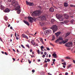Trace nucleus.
Segmentation results:
<instances>
[{
	"instance_id": "obj_39",
	"label": "nucleus",
	"mask_w": 75,
	"mask_h": 75,
	"mask_svg": "<svg viewBox=\"0 0 75 75\" xmlns=\"http://www.w3.org/2000/svg\"><path fill=\"white\" fill-rule=\"evenodd\" d=\"M28 62L29 64H31V61L30 60H28Z\"/></svg>"
},
{
	"instance_id": "obj_37",
	"label": "nucleus",
	"mask_w": 75,
	"mask_h": 75,
	"mask_svg": "<svg viewBox=\"0 0 75 75\" xmlns=\"http://www.w3.org/2000/svg\"><path fill=\"white\" fill-rule=\"evenodd\" d=\"M50 45H51L53 46V47H54V45L53 44H52V43H50Z\"/></svg>"
},
{
	"instance_id": "obj_19",
	"label": "nucleus",
	"mask_w": 75,
	"mask_h": 75,
	"mask_svg": "<svg viewBox=\"0 0 75 75\" xmlns=\"http://www.w3.org/2000/svg\"><path fill=\"white\" fill-rule=\"evenodd\" d=\"M65 18H63V17H62V16L59 19V21H63V20H64Z\"/></svg>"
},
{
	"instance_id": "obj_24",
	"label": "nucleus",
	"mask_w": 75,
	"mask_h": 75,
	"mask_svg": "<svg viewBox=\"0 0 75 75\" xmlns=\"http://www.w3.org/2000/svg\"><path fill=\"white\" fill-rule=\"evenodd\" d=\"M68 3H65L64 4V7H68Z\"/></svg>"
},
{
	"instance_id": "obj_52",
	"label": "nucleus",
	"mask_w": 75,
	"mask_h": 75,
	"mask_svg": "<svg viewBox=\"0 0 75 75\" xmlns=\"http://www.w3.org/2000/svg\"><path fill=\"white\" fill-rule=\"evenodd\" d=\"M44 54H45V55H47V52H44Z\"/></svg>"
},
{
	"instance_id": "obj_28",
	"label": "nucleus",
	"mask_w": 75,
	"mask_h": 75,
	"mask_svg": "<svg viewBox=\"0 0 75 75\" xmlns=\"http://www.w3.org/2000/svg\"><path fill=\"white\" fill-rule=\"evenodd\" d=\"M71 34V33L69 32H67V33L66 34V36L67 37V36H68L70 34Z\"/></svg>"
},
{
	"instance_id": "obj_48",
	"label": "nucleus",
	"mask_w": 75,
	"mask_h": 75,
	"mask_svg": "<svg viewBox=\"0 0 75 75\" xmlns=\"http://www.w3.org/2000/svg\"><path fill=\"white\" fill-rule=\"evenodd\" d=\"M32 71V72H33V73H34V72H35V70H33Z\"/></svg>"
},
{
	"instance_id": "obj_16",
	"label": "nucleus",
	"mask_w": 75,
	"mask_h": 75,
	"mask_svg": "<svg viewBox=\"0 0 75 75\" xmlns=\"http://www.w3.org/2000/svg\"><path fill=\"white\" fill-rule=\"evenodd\" d=\"M53 57V58H57V54L55 53H54L52 54Z\"/></svg>"
},
{
	"instance_id": "obj_57",
	"label": "nucleus",
	"mask_w": 75,
	"mask_h": 75,
	"mask_svg": "<svg viewBox=\"0 0 75 75\" xmlns=\"http://www.w3.org/2000/svg\"><path fill=\"white\" fill-rule=\"evenodd\" d=\"M68 73L67 72H66L65 74V75H68Z\"/></svg>"
},
{
	"instance_id": "obj_32",
	"label": "nucleus",
	"mask_w": 75,
	"mask_h": 75,
	"mask_svg": "<svg viewBox=\"0 0 75 75\" xmlns=\"http://www.w3.org/2000/svg\"><path fill=\"white\" fill-rule=\"evenodd\" d=\"M26 34H28V33H29V32H28V31L27 30L25 33Z\"/></svg>"
},
{
	"instance_id": "obj_9",
	"label": "nucleus",
	"mask_w": 75,
	"mask_h": 75,
	"mask_svg": "<svg viewBox=\"0 0 75 75\" xmlns=\"http://www.w3.org/2000/svg\"><path fill=\"white\" fill-rule=\"evenodd\" d=\"M28 21H29V22H30V23H33V21L34 20L33 18L31 17H28Z\"/></svg>"
},
{
	"instance_id": "obj_5",
	"label": "nucleus",
	"mask_w": 75,
	"mask_h": 75,
	"mask_svg": "<svg viewBox=\"0 0 75 75\" xmlns=\"http://www.w3.org/2000/svg\"><path fill=\"white\" fill-rule=\"evenodd\" d=\"M9 1L11 2L12 4L13 5H16L17 4V2L15 0H8Z\"/></svg>"
},
{
	"instance_id": "obj_26",
	"label": "nucleus",
	"mask_w": 75,
	"mask_h": 75,
	"mask_svg": "<svg viewBox=\"0 0 75 75\" xmlns=\"http://www.w3.org/2000/svg\"><path fill=\"white\" fill-rule=\"evenodd\" d=\"M55 20L54 19H52L51 20V22H52V24H54V23H53V22H54L55 21Z\"/></svg>"
},
{
	"instance_id": "obj_55",
	"label": "nucleus",
	"mask_w": 75,
	"mask_h": 75,
	"mask_svg": "<svg viewBox=\"0 0 75 75\" xmlns=\"http://www.w3.org/2000/svg\"><path fill=\"white\" fill-rule=\"evenodd\" d=\"M30 52H32V51H33V50L32 49H30Z\"/></svg>"
},
{
	"instance_id": "obj_1",
	"label": "nucleus",
	"mask_w": 75,
	"mask_h": 75,
	"mask_svg": "<svg viewBox=\"0 0 75 75\" xmlns=\"http://www.w3.org/2000/svg\"><path fill=\"white\" fill-rule=\"evenodd\" d=\"M30 14L33 17H36L37 16H39L41 14V10H38L34 11L33 13L31 12Z\"/></svg>"
},
{
	"instance_id": "obj_21",
	"label": "nucleus",
	"mask_w": 75,
	"mask_h": 75,
	"mask_svg": "<svg viewBox=\"0 0 75 75\" xmlns=\"http://www.w3.org/2000/svg\"><path fill=\"white\" fill-rule=\"evenodd\" d=\"M0 8L1 10H3L4 8V7L3 5H1Z\"/></svg>"
},
{
	"instance_id": "obj_62",
	"label": "nucleus",
	"mask_w": 75,
	"mask_h": 75,
	"mask_svg": "<svg viewBox=\"0 0 75 75\" xmlns=\"http://www.w3.org/2000/svg\"><path fill=\"white\" fill-rule=\"evenodd\" d=\"M73 63H74V64H75V60H73Z\"/></svg>"
},
{
	"instance_id": "obj_44",
	"label": "nucleus",
	"mask_w": 75,
	"mask_h": 75,
	"mask_svg": "<svg viewBox=\"0 0 75 75\" xmlns=\"http://www.w3.org/2000/svg\"><path fill=\"white\" fill-rule=\"evenodd\" d=\"M42 57L43 58H44L45 57V55L43 54V56H42Z\"/></svg>"
},
{
	"instance_id": "obj_30",
	"label": "nucleus",
	"mask_w": 75,
	"mask_h": 75,
	"mask_svg": "<svg viewBox=\"0 0 75 75\" xmlns=\"http://www.w3.org/2000/svg\"><path fill=\"white\" fill-rule=\"evenodd\" d=\"M55 36H52V41H54V40H55Z\"/></svg>"
},
{
	"instance_id": "obj_29",
	"label": "nucleus",
	"mask_w": 75,
	"mask_h": 75,
	"mask_svg": "<svg viewBox=\"0 0 75 75\" xmlns=\"http://www.w3.org/2000/svg\"><path fill=\"white\" fill-rule=\"evenodd\" d=\"M70 6L71 7H75V6L74 5H72V4L70 5Z\"/></svg>"
},
{
	"instance_id": "obj_45",
	"label": "nucleus",
	"mask_w": 75,
	"mask_h": 75,
	"mask_svg": "<svg viewBox=\"0 0 75 75\" xmlns=\"http://www.w3.org/2000/svg\"><path fill=\"white\" fill-rule=\"evenodd\" d=\"M41 74L42 75H44V73L43 72H41Z\"/></svg>"
},
{
	"instance_id": "obj_8",
	"label": "nucleus",
	"mask_w": 75,
	"mask_h": 75,
	"mask_svg": "<svg viewBox=\"0 0 75 75\" xmlns=\"http://www.w3.org/2000/svg\"><path fill=\"white\" fill-rule=\"evenodd\" d=\"M63 40V38H62L61 36H60L55 41V42L57 43V42H59V41H62Z\"/></svg>"
},
{
	"instance_id": "obj_53",
	"label": "nucleus",
	"mask_w": 75,
	"mask_h": 75,
	"mask_svg": "<svg viewBox=\"0 0 75 75\" xmlns=\"http://www.w3.org/2000/svg\"><path fill=\"white\" fill-rule=\"evenodd\" d=\"M10 28L11 30H13V27L11 26L10 27Z\"/></svg>"
},
{
	"instance_id": "obj_11",
	"label": "nucleus",
	"mask_w": 75,
	"mask_h": 75,
	"mask_svg": "<svg viewBox=\"0 0 75 75\" xmlns=\"http://www.w3.org/2000/svg\"><path fill=\"white\" fill-rule=\"evenodd\" d=\"M22 38H25L27 39V40H28V36H27V35H25V34H23L22 35Z\"/></svg>"
},
{
	"instance_id": "obj_12",
	"label": "nucleus",
	"mask_w": 75,
	"mask_h": 75,
	"mask_svg": "<svg viewBox=\"0 0 75 75\" xmlns=\"http://www.w3.org/2000/svg\"><path fill=\"white\" fill-rule=\"evenodd\" d=\"M56 16L57 18L59 19L60 17H62V15H59V14H56Z\"/></svg>"
},
{
	"instance_id": "obj_38",
	"label": "nucleus",
	"mask_w": 75,
	"mask_h": 75,
	"mask_svg": "<svg viewBox=\"0 0 75 75\" xmlns=\"http://www.w3.org/2000/svg\"><path fill=\"white\" fill-rule=\"evenodd\" d=\"M38 8L40 9H41V8H42V7H41V6H38Z\"/></svg>"
},
{
	"instance_id": "obj_27",
	"label": "nucleus",
	"mask_w": 75,
	"mask_h": 75,
	"mask_svg": "<svg viewBox=\"0 0 75 75\" xmlns=\"http://www.w3.org/2000/svg\"><path fill=\"white\" fill-rule=\"evenodd\" d=\"M4 19L6 20V21H7V20H8V18H7V17L6 16H5L4 18Z\"/></svg>"
},
{
	"instance_id": "obj_41",
	"label": "nucleus",
	"mask_w": 75,
	"mask_h": 75,
	"mask_svg": "<svg viewBox=\"0 0 75 75\" xmlns=\"http://www.w3.org/2000/svg\"><path fill=\"white\" fill-rule=\"evenodd\" d=\"M21 46L22 47V48H25V47H24V46L22 45H21Z\"/></svg>"
},
{
	"instance_id": "obj_35",
	"label": "nucleus",
	"mask_w": 75,
	"mask_h": 75,
	"mask_svg": "<svg viewBox=\"0 0 75 75\" xmlns=\"http://www.w3.org/2000/svg\"><path fill=\"white\" fill-rule=\"evenodd\" d=\"M64 62V63H62V64H63V65H66V63L65 62Z\"/></svg>"
},
{
	"instance_id": "obj_63",
	"label": "nucleus",
	"mask_w": 75,
	"mask_h": 75,
	"mask_svg": "<svg viewBox=\"0 0 75 75\" xmlns=\"http://www.w3.org/2000/svg\"><path fill=\"white\" fill-rule=\"evenodd\" d=\"M10 27V24H9L8 25V27Z\"/></svg>"
},
{
	"instance_id": "obj_23",
	"label": "nucleus",
	"mask_w": 75,
	"mask_h": 75,
	"mask_svg": "<svg viewBox=\"0 0 75 75\" xmlns=\"http://www.w3.org/2000/svg\"><path fill=\"white\" fill-rule=\"evenodd\" d=\"M40 40L41 42L44 44V42H43V40H42V38H40Z\"/></svg>"
},
{
	"instance_id": "obj_33",
	"label": "nucleus",
	"mask_w": 75,
	"mask_h": 75,
	"mask_svg": "<svg viewBox=\"0 0 75 75\" xmlns=\"http://www.w3.org/2000/svg\"><path fill=\"white\" fill-rule=\"evenodd\" d=\"M71 64L69 65V66H68L67 67V69H69V68L71 67Z\"/></svg>"
},
{
	"instance_id": "obj_50",
	"label": "nucleus",
	"mask_w": 75,
	"mask_h": 75,
	"mask_svg": "<svg viewBox=\"0 0 75 75\" xmlns=\"http://www.w3.org/2000/svg\"><path fill=\"white\" fill-rule=\"evenodd\" d=\"M48 74L49 75H52V74H51L50 73H48Z\"/></svg>"
},
{
	"instance_id": "obj_14",
	"label": "nucleus",
	"mask_w": 75,
	"mask_h": 75,
	"mask_svg": "<svg viewBox=\"0 0 75 75\" xmlns=\"http://www.w3.org/2000/svg\"><path fill=\"white\" fill-rule=\"evenodd\" d=\"M64 18L66 19H68L69 18V16H68V14H64L63 15Z\"/></svg>"
},
{
	"instance_id": "obj_56",
	"label": "nucleus",
	"mask_w": 75,
	"mask_h": 75,
	"mask_svg": "<svg viewBox=\"0 0 75 75\" xmlns=\"http://www.w3.org/2000/svg\"><path fill=\"white\" fill-rule=\"evenodd\" d=\"M37 41L39 43H40V41L38 40V39H37Z\"/></svg>"
},
{
	"instance_id": "obj_64",
	"label": "nucleus",
	"mask_w": 75,
	"mask_h": 75,
	"mask_svg": "<svg viewBox=\"0 0 75 75\" xmlns=\"http://www.w3.org/2000/svg\"><path fill=\"white\" fill-rule=\"evenodd\" d=\"M17 52H20L19 51H18V49H17Z\"/></svg>"
},
{
	"instance_id": "obj_2",
	"label": "nucleus",
	"mask_w": 75,
	"mask_h": 75,
	"mask_svg": "<svg viewBox=\"0 0 75 75\" xmlns=\"http://www.w3.org/2000/svg\"><path fill=\"white\" fill-rule=\"evenodd\" d=\"M50 28L53 30V33H55L57 31V30H58V27L56 25H54L52 26Z\"/></svg>"
},
{
	"instance_id": "obj_13",
	"label": "nucleus",
	"mask_w": 75,
	"mask_h": 75,
	"mask_svg": "<svg viewBox=\"0 0 75 75\" xmlns=\"http://www.w3.org/2000/svg\"><path fill=\"white\" fill-rule=\"evenodd\" d=\"M46 33V34H48L49 33H50L51 32V30H47L44 31V33Z\"/></svg>"
},
{
	"instance_id": "obj_60",
	"label": "nucleus",
	"mask_w": 75,
	"mask_h": 75,
	"mask_svg": "<svg viewBox=\"0 0 75 75\" xmlns=\"http://www.w3.org/2000/svg\"><path fill=\"white\" fill-rule=\"evenodd\" d=\"M12 59H13V60L14 61H16V59H15L14 58H13Z\"/></svg>"
},
{
	"instance_id": "obj_36",
	"label": "nucleus",
	"mask_w": 75,
	"mask_h": 75,
	"mask_svg": "<svg viewBox=\"0 0 75 75\" xmlns=\"http://www.w3.org/2000/svg\"><path fill=\"white\" fill-rule=\"evenodd\" d=\"M37 52L38 54H40V50H37Z\"/></svg>"
},
{
	"instance_id": "obj_34",
	"label": "nucleus",
	"mask_w": 75,
	"mask_h": 75,
	"mask_svg": "<svg viewBox=\"0 0 75 75\" xmlns=\"http://www.w3.org/2000/svg\"><path fill=\"white\" fill-rule=\"evenodd\" d=\"M65 58H66V59H71V58H70V57H66Z\"/></svg>"
},
{
	"instance_id": "obj_22",
	"label": "nucleus",
	"mask_w": 75,
	"mask_h": 75,
	"mask_svg": "<svg viewBox=\"0 0 75 75\" xmlns=\"http://www.w3.org/2000/svg\"><path fill=\"white\" fill-rule=\"evenodd\" d=\"M68 22V21H65L61 22H60V23H62V24H65V23H67Z\"/></svg>"
},
{
	"instance_id": "obj_6",
	"label": "nucleus",
	"mask_w": 75,
	"mask_h": 75,
	"mask_svg": "<svg viewBox=\"0 0 75 75\" xmlns=\"http://www.w3.org/2000/svg\"><path fill=\"white\" fill-rule=\"evenodd\" d=\"M39 18L41 20L43 21V20H46V18L45 16H42L39 17Z\"/></svg>"
},
{
	"instance_id": "obj_59",
	"label": "nucleus",
	"mask_w": 75,
	"mask_h": 75,
	"mask_svg": "<svg viewBox=\"0 0 75 75\" xmlns=\"http://www.w3.org/2000/svg\"><path fill=\"white\" fill-rule=\"evenodd\" d=\"M64 59H62L61 60V62H64Z\"/></svg>"
},
{
	"instance_id": "obj_7",
	"label": "nucleus",
	"mask_w": 75,
	"mask_h": 75,
	"mask_svg": "<svg viewBox=\"0 0 75 75\" xmlns=\"http://www.w3.org/2000/svg\"><path fill=\"white\" fill-rule=\"evenodd\" d=\"M68 41V39H66L64 41L63 40L61 42H59V44H65V43L67 42Z\"/></svg>"
},
{
	"instance_id": "obj_20",
	"label": "nucleus",
	"mask_w": 75,
	"mask_h": 75,
	"mask_svg": "<svg viewBox=\"0 0 75 75\" xmlns=\"http://www.w3.org/2000/svg\"><path fill=\"white\" fill-rule=\"evenodd\" d=\"M49 11L51 12H53V11H54V9L52 7L49 9Z\"/></svg>"
},
{
	"instance_id": "obj_51",
	"label": "nucleus",
	"mask_w": 75,
	"mask_h": 75,
	"mask_svg": "<svg viewBox=\"0 0 75 75\" xmlns=\"http://www.w3.org/2000/svg\"><path fill=\"white\" fill-rule=\"evenodd\" d=\"M53 62H55V59H54L52 60Z\"/></svg>"
},
{
	"instance_id": "obj_54",
	"label": "nucleus",
	"mask_w": 75,
	"mask_h": 75,
	"mask_svg": "<svg viewBox=\"0 0 75 75\" xmlns=\"http://www.w3.org/2000/svg\"><path fill=\"white\" fill-rule=\"evenodd\" d=\"M37 61L38 62H40V61H41V60H40V59H38Z\"/></svg>"
},
{
	"instance_id": "obj_43",
	"label": "nucleus",
	"mask_w": 75,
	"mask_h": 75,
	"mask_svg": "<svg viewBox=\"0 0 75 75\" xmlns=\"http://www.w3.org/2000/svg\"><path fill=\"white\" fill-rule=\"evenodd\" d=\"M46 48L48 51H50V48L49 47H47Z\"/></svg>"
},
{
	"instance_id": "obj_10",
	"label": "nucleus",
	"mask_w": 75,
	"mask_h": 75,
	"mask_svg": "<svg viewBox=\"0 0 75 75\" xmlns=\"http://www.w3.org/2000/svg\"><path fill=\"white\" fill-rule=\"evenodd\" d=\"M26 3L27 5H29L30 6H32L34 5V4L33 3L31 2H28L27 1H26Z\"/></svg>"
},
{
	"instance_id": "obj_42",
	"label": "nucleus",
	"mask_w": 75,
	"mask_h": 75,
	"mask_svg": "<svg viewBox=\"0 0 75 75\" xmlns=\"http://www.w3.org/2000/svg\"><path fill=\"white\" fill-rule=\"evenodd\" d=\"M47 62H50V59H47Z\"/></svg>"
},
{
	"instance_id": "obj_49",
	"label": "nucleus",
	"mask_w": 75,
	"mask_h": 75,
	"mask_svg": "<svg viewBox=\"0 0 75 75\" xmlns=\"http://www.w3.org/2000/svg\"><path fill=\"white\" fill-rule=\"evenodd\" d=\"M16 40H18V37H17V36L16 37Z\"/></svg>"
},
{
	"instance_id": "obj_3",
	"label": "nucleus",
	"mask_w": 75,
	"mask_h": 75,
	"mask_svg": "<svg viewBox=\"0 0 75 75\" xmlns=\"http://www.w3.org/2000/svg\"><path fill=\"white\" fill-rule=\"evenodd\" d=\"M17 7H16L15 10H18L17 11V13L18 14H20V9H19L20 8V6L19 5H17Z\"/></svg>"
},
{
	"instance_id": "obj_61",
	"label": "nucleus",
	"mask_w": 75,
	"mask_h": 75,
	"mask_svg": "<svg viewBox=\"0 0 75 75\" xmlns=\"http://www.w3.org/2000/svg\"><path fill=\"white\" fill-rule=\"evenodd\" d=\"M5 54L6 55H8V54H7V53L6 52H5Z\"/></svg>"
},
{
	"instance_id": "obj_31",
	"label": "nucleus",
	"mask_w": 75,
	"mask_h": 75,
	"mask_svg": "<svg viewBox=\"0 0 75 75\" xmlns=\"http://www.w3.org/2000/svg\"><path fill=\"white\" fill-rule=\"evenodd\" d=\"M26 46L28 47V48H29V49H30V46H29V45L28 44H27L26 45Z\"/></svg>"
},
{
	"instance_id": "obj_4",
	"label": "nucleus",
	"mask_w": 75,
	"mask_h": 75,
	"mask_svg": "<svg viewBox=\"0 0 75 75\" xmlns=\"http://www.w3.org/2000/svg\"><path fill=\"white\" fill-rule=\"evenodd\" d=\"M66 47H71L72 46V42H69L68 43H67L65 44Z\"/></svg>"
},
{
	"instance_id": "obj_46",
	"label": "nucleus",
	"mask_w": 75,
	"mask_h": 75,
	"mask_svg": "<svg viewBox=\"0 0 75 75\" xmlns=\"http://www.w3.org/2000/svg\"><path fill=\"white\" fill-rule=\"evenodd\" d=\"M40 54L41 55H43V52H40Z\"/></svg>"
},
{
	"instance_id": "obj_40",
	"label": "nucleus",
	"mask_w": 75,
	"mask_h": 75,
	"mask_svg": "<svg viewBox=\"0 0 75 75\" xmlns=\"http://www.w3.org/2000/svg\"><path fill=\"white\" fill-rule=\"evenodd\" d=\"M40 48L41 49H43V48H44V46H41L40 47Z\"/></svg>"
},
{
	"instance_id": "obj_18",
	"label": "nucleus",
	"mask_w": 75,
	"mask_h": 75,
	"mask_svg": "<svg viewBox=\"0 0 75 75\" xmlns=\"http://www.w3.org/2000/svg\"><path fill=\"white\" fill-rule=\"evenodd\" d=\"M23 21L25 24H26L27 25L29 26L30 25V24H29V23H28V22L25 21Z\"/></svg>"
},
{
	"instance_id": "obj_25",
	"label": "nucleus",
	"mask_w": 75,
	"mask_h": 75,
	"mask_svg": "<svg viewBox=\"0 0 75 75\" xmlns=\"http://www.w3.org/2000/svg\"><path fill=\"white\" fill-rule=\"evenodd\" d=\"M31 42V43L32 44V45H35V42H34L33 43V42H34V40H32V41Z\"/></svg>"
},
{
	"instance_id": "obj_17",
	"label": "nucleus",
	"mask_w": 75,
	"mask_h": 75,
	"mask_svg": "<svg viewBox=\"0 0 75 75\" xmlns=\"http://www.w3.org/2000/svg\"><path fill=\"white\" fill-rule=\"evenodd\" d=\"M61 33L60 32H57V33H55V34L57 37H58L60 35Z\"/></svg>"
},
{
	"instance_id": "obj_58",
	"label": "nucleus",
	"mask_w": 75,
	"mask_h": 75,
	"mask_svg": "<svg viewBox=\"0 0 75 75\" xmlns=\"http://www.w3.org/2000/svg\"><path fill=\"white\" fill-rule=\"evenodd\" d=\"M17 33H16V32H15V37H16L17 36Z\"/></svg>"
},
{
	"instance_id": "obj_15",
	"label": "nucleus",
	"mask_w": 75,
	"mask_h": 75,
	"mask_svg": "<svg viewBox=\"0 0 75 75\" xmlns=\"http://www.w3.org/2000/svg\"><path fill=\"white\" fill-rule=\"evenodd\" d=\"M10 9L8 8H6L5 9L4 11L5 13H9V12H10Z\"/></svg>"
},
{
	"instance_id": "obj_47",
	"label": "nucleus",
	"mask_w": 75,
	"mask_h": 75,
	"mask_svg": "<svg viewBox=\"0 0 75 75\" xmlns=\"http://www.w3.org/2000/svg\"><path fill=\"white\" fill-rule=\"evenodd\" d=\"M74 21V20L72 19L71 21V23H72V22Z\"/></svg>"
}]
</instances>
